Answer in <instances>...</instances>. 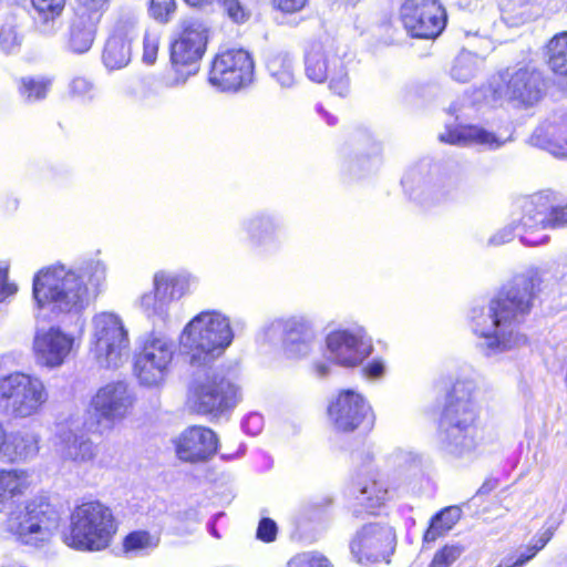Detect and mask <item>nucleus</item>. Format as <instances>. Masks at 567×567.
<instances>
[{
	"label": "nucleus",
	"mask_w": 567,
	"mask_h": 567,
	"mask_svg": "<svg viewBox=\"0 0 567 567\" xmlns=\"http://www.w3.org/2000/svg\"><path fill=\"white\" fill-rule=\"evenodd\" d=\"M477 71V56L468 51L461 52L454 60L451 76L457 82H468Z\"/></svg>",
	"instance_id": "41"
},
{
	"label": "nucleus",
	"mask_w": 567,
	"mask_h": 567,
	"mask_svg": "<svg viewBox=\"0 0 567 567\" xmlns=\"http://www.w3.org/2000/svg\"><path fill=\"white\" fill-rule=\"evenodd\" d=\"M333 6H337L338 8H349L354 7L359 0H330Z\"/></svg>",
	"instance_id": "60"
},
{
	"label": "nucleus",
	"mask_w": 567,
	"mask_h": 567,
	"mask_svg": "<svg viewBox=\"0 0 567 567\" xmlns=\"http://www.w3.org/2000/svg\"><path fill=\"white\" fill-rule=\"evenodd\" d=\"M60 513L44 497L29 501L22 509L10 512L7 530L14 539L25 546L43 547L56 532Z\"/></svg>",
	"instance_id": "9"
},
{
	"label": "nucleus",
	"mask_w": 567,
	"mask_h": 567,
	"mask_svg": "<svg viewBox=\"0 0 567 567\" xmlns=\"http://www.w3.org/2000/svg\"><path fill=\"white\" fill-rule=\"evenodd\" d=\"M261 416L257 413H254L245 419V421L243 422V427L251 435H256L261 430Z\"/></svg>",
	"instance_id": "56"
},
{
	"label": "nucleus",
	"mask_w": 567,
	"mask_h": 567,
	"mask_svg": "<svg viewBox=\"0 0 567 567\" xmlns=\"http://www.w3.org/2000/svg\"><path fill=\"white\" fill-rule=\"evenodd\" d=\"M278 533V526L275 520L268 517H262L256 530L257 539L264 543H271L276 539Z\"/></svg>",
	"instance_id": "50"
},
{
	"label": "nucleus",
	"mask_w": 567,
	"mask_h": 567,
	"mask_svg": "<svg viewBox=\"0 0 567 567\" xmlns=\"http://www.w3.org/2000/svg\"><path fill=\"white\" fill-rule=\"evenodd\" d=\"M48 398L43 382L37 377L16 372L0 379V405L16 417L35 414Z\"/></svg>",
	"instance_id": "12"
},
{
	"label": "nucleus",
	"mask_w": 567,
	"mask_h": 567,
	"mask_svg": "<svg viewBox=\"0 0 567 567\" xmlns=\"http://www.w3.org/2000/svg\"><path fill=\"white\" fill-rule=\"evenodd\" d=\"M115 533L112 511L99 501H90L74 507L63 540L78 550L97 551L110 545Z\"/></svg>",
	"instance_id": "6"
},
{
	"label": "nucleus",
	"mask_w": 567,
	"mask_h": 567,
	"mask_svg": "<svg viewBox=\"0 0 567 567\" xmlns=\"http://www.w3.org/2000/svg\"><path fill=\"white\" fill-rule=\"evenodd\" d=\"M401 185L405 196L422 208H429L452 198L458 189V182L451 177L434 178L433 167L427 162L409 167Z\"/></svg>",
	"instance_id": "15"
},
{
	"label": "nucleus",
	"mask_w": 567,
	"mask_h": 567,
	"mask_svg": "<svg viewBox=\"0 0 567 567\" xmlns=\"http://www.w3.org/2000/svg\"><path fill=\"white\" fill-rule=\"evenodd\" d=\"M230 319L215 309L194 316L178 337L181 353L193 368H207L224 354L234 340Z\"/></svg>",
	"instance_id": "5"
},
{
	"label": "nucleus",
	"mask_w": 567,
	"mask_h": 567,
	"mask_svg": "<svg viewBox=\"0 0 567 567\" xmlns=\"http://www.w3.org/2000/svg\"><path fill=\"white\" fill-rule=\"evenodd\" d=\"M534 289L532 277L517 276L486 308L474 307L471 310L472 330L485 357H496L527 343L518 327L530 311Z\"/></svg>",
	"instance_id": "2"
},
{
	"label": "nucleus",
	"mask_w": 567,
	"mask_h": 567,
	"mask_svg": "<svg viewBox=\"0 0 567 567\" xmlns=\"http://www.w3.org/2000/svg\"><path fill=\"white\" fill-rule=\"evenodd\" d=\"M209 38L208 27L199 20H187L178 37L171 43V72L142 79L141 99L151 107L161 109L169 104L166 91L183 86L199 71Z\"/></svg>",
	"instance_id": "4"
},
{
	"label": "nucleus",
	"mask_w": 567,
	"mask_h": 567,
	"mask_svg": "<svg viewBox=\"0 0 567 567\" xmlns=\"http://www.w3.org/2000/svg\"><path fill=\"white\" fill-rule=\"evenodd\" d=\"M81 4L86 10H93L100 12V9L107 2V0H80Z\"/></svg>",
	"instance_id": "59"
},
{
	"label": "nucleus",
	"mask_w": 567,
	"mask_h": 567,
	"mask_svg": "<svg viewBox=\"0 0 567 567\" xmlns=\"http://www.w3.org/2000/svg\"><path fill=\"white\" fill-rule=\"evenodd\" d=\"M491 489V487H487V484H484L480 489L478 493H487Z\"/></svg>",
	"instance_id": "63"
},
{
	"label": "nucleus",
	"mask_w": 567,
	"mask_h": 567,
	"mask_svg": "<svg viewBox=\"0 0 567 567\" xmlns=\"http://www.w3.org/2000/svg\"><path fill=\"white\" fill-rule=\"evenodd\" d=\"M313 370L319 378H324L330 374L331 364L326 361H317L313 363Z\"/></svg>",
	"instance_id": "57"
},
{
	"label": "nucleus",
	"mask_w": 567,
	"mask_h": 567,
	"mask_svg": "<svg viewBox=\"0 0 567 567\" xmlns=\"http://www.w3.org/2000/svg\"><path fill=\"white\" fill-rule=\"evenodd\" d=\"M74 347V337L59 327L38 330L33 341L40 364L56 368L64 363Z\"/></svg>",
	"instance_id": "24"
},
{
	"label": "nucleus",
	"mask_w": 567,
	"mask_h": 567,
	"mask_svg": "<svg viewBox=\"0 0 567 567\" xmlns=\"http://www.w3.org/2000/svg\"><path fill=\"white\" fill-rule=\"evenodd\" d=\"M247 244L260 254L278 252L286 243L281 216L269 209L257 210L243 218L239 224Z\"/></svg>",
	"instance_id": "19"
},
{
	"label": "nucleus",
	"mask_w": 567,
	"mask_h": 567,
	"mask_svg": "<svg viewBox=\"0 0 567 567\" xmlns=\"http://www.w3.org/2000/svg\"><path fill=\"white\" fill-rule=\"evenodd\" d=\"M328 417L340 432H352L363 424L371 426L374 413L368 400L359 392L341 390L328 405Z\"/></svg>",
	"instance_id": "23"
},
{
	"label": "nucleus",
	"mask_w": 567,
	"mask_h": 567,
	"mask_svg": "<svg viewBox=\"0 0 567 567\" xmlns=\"http://www.w3.org/2000/svg\"><path fill=\"white\" fill-rule=\"evenodd\" d=\"M127 331L113 312L96 313L91 320L90 351L100 367H120L127 358Z\"/></svg>",
	"instance_id": "11"
},
{
	"label": "nucleus",
	"mask_w": 567,
	"mask_h": 567,
	"mask_svg": "<svg viewBox=\"0 0 567 567\" xmlns=\"http://www.w3.org/2000/svg\"><path fill=\"white\" fill-rule=\"evenodd\" d=\"M279 333L285 353L295 359L310 354L317 339L312 318L303 313L278 318L264 324L258 338L262 342H272Z\"/></svg>",
	"instance_id": "14"
},
{
	"label": "nucleus",
	"mask_w": 567,
	"mask_h": 567,
	"mask_svg": "<svg viewBox=\"0 0 567 567\" xmlns=\"http://www.w3.org/2000/svg\"><path fill=\"white\" fill-rule=\"evenodd\" d=\"M136 37L133 23H118L109 37L102 60L109 70H118L128 64L132 56V42Z\"/></svg>",
	"instance_id": "30"
},
{
	"label": "nucleus",
	"mask_w": 567,
	"mask_h": 567,
	"mask_svg": "<svg viewBox=\"0 0 567 567\" xmlns=\"http://www.w3.org/2000/svg\"><path fill=\"white\" fill-rule=\"evenodd\" d=\"M254 79V61L243 49H228L213 60L209 83L223 92H236L248 86Z\"/></svg>",
	"instance_id": "18"
},
{
	"label": "nucleus",
	"mask_w": 567,
	"mask_h": 567,
	"mask_svg": "<svg viewBox=\"0 0 567 567\" xmlns=\"http://www.w3.org/2000/svg\"><path fill=\"white\" fill-rule=\"evenodd\" d=\"M381 164V145L370 134H365L359 154L344 163V169L354 177L375 172Z\"/></svg>",
	"instance_id": "34"
},
{
	"label": "nucleus",
	"mask_w": 567,
	"mask_h": 567,
	"mask_svg": "<svg viewBox=\"0 0 567 567\" xmlns=\"http://www.w3.org/2000/svg\"><path fill=\"white\" fill-rule=\"evenodd\" d=\"M347 50L334 38L323 37L311 42L305 54V72L315 83L329 82L330 90L339 96L350 91Z\"/></svg>",
	"instance_id": "8"
},
{
	"label": "nucleus",
	"mask_w": 567,
	"mask_h": 567,
	"mask_svg": "<svg viewBox=\"0 0 567 567\" xmlns=\"http://www.w3.org/2000/svg\"><path fill=\"white\" fill-rule=\"evenodd\" d=\"M184 1L188 6L196 7V8L208 6V4H212L213 2H215V0H184Z\"/></svg>",
	"instance_id": "61"
},
{
	"label": "nucleus",
	"mask_w": 567,
	"mask_h": 567,
	"mask_svg": "<svg viewBox=\"0 0 567 567\" xmlns=\"http://www.w3.org/2000/svg\"><path fill=\"white\" fill-rule=\"evenodd\" d=\"M30 487V474L23 468H0V512L12 506Z\"/></svg>",
	"instance_id": "33"
},
{
	"label": "nucleus",
	"mask_w": 567,
	"mask_h": 567,
	"mask_svg": "<svg viewBox=\"0 0 567 567\" xmlns=\"http://www.w3.org/2000/svg\"><path fill=\"white\" fill-rule=\"evenodd\" d=\"M429 567H445V566H444V565H442L437 559H435V558L433 557V559H432V561H431V564H430V566H429Z\"/></svg>",
	"instance_id": "62"
},
{
	"label": "nucleus",
	"mask_w": 567,
	"mask_h": 567,
	"mask_svg": "<svg viewBox=\"0 0 567 567\" xmlns=\"http://www.w3.org/2000/svg\"><path fill=\"white\" fill-rule=\"evenodd\" d=\"M161 35L157 31L148 30L144 34L143 39V54L142 61L152 65L155 63L157 59L158 48H159Z\"/></svg>",
	"instance_id": "45"
},
{
	"label": "nucleus",
	"mask_w": 567,
	"mask_h": 567,
	"mask_svg": "<svg viewBox=\"0 0 567 567\" xmlns=\"http://www.w3.org/2000/svg\"><path fill=\"white\" fill-rule=\"evenodd\" d=\"M106 277L107 266L97 257L76 268L61 262L41 268L32 280L35 316L80 313L105 287Z\"/></svg>",
	"instance_id": "1"
},
{
	"label": "nucleus",
	"mask_w": 567,
	"mask_h": 567,
	"mask_svg": "<svg viewBox=\"0 0 567 567\" xmlns=\"http://www.w3.org/2000/svg\"><path fill=\"white\" fill-rule=\"evenodd\" d=\"M529 143L554 157L567 158V111L542 122L529 136Z\"/></svg>",
	"instance_id": "27"
},
{
	"label": "nucleus",
	"mask_w": 567,
	"mask_h": 567,
	"mask_svg": "<svg viewBox=\"0 0 567 567\" xmlns=\"http://www.w3.org/2000/svg\"><path fill=\"white\" fill-rule=\"evenodd\" d=\"M270 76L282 87H291L295 84L293 61L288 54H276L267 62Z\"/></svg>",
	"instance_id": "38"
},
{
	"label": "nucleus",
	"mask_w": 567,
	"mask_h": 567,
	"mask_svg": "<svg viewBox=\"0 0 567 567\" xmlns=\"http://www.w3.org/2000/svg\"><path fill=\"white\" fill-rule=\"evenodd\" d=\"M395 548L394 530L386 525L371 523L363 525L350 542V551L355 561L364 567L389 563Z\"/></svg>",
	"instance_id": "20"
},
{
	"label": "nucleus",
	"mask_w": 567,
	"mask_h": 567,
	"mask_svg": "<svg viewBox=\"0 0 567 567\" xmlns=\"http://www.w3.org/2000/svg\"><path fill=\"white\" fill-rule=\"evenodd\" d=\"M512 218L520 243L539 246L549 240L543 230L567 226V205L556 206L548 194H535L518 202Z\"/></svg>",
	"instance_id": "7"
},
{
	"label": "nucleus",
	"mask_w": 567,
	"mask_h": 567,
	"mask_svg": "<svg viewBox=\"0 0 567 567\" xmlns=\"http://www.w3.org/2000/svg\"><path fill=\"white\" fill-rule=\"evenodd\" d=\"M22 33L14 18L8 19L0 27V49L6 53H12L20 49Z\"/></svg>",
	"instance_id": "43"
},
{
	"label": "nucleus",
	"mask_w": 567,
	"mask_h": 567,
	"mask_svg": "<svg viewBox=\"0 0 567 567\" xmlns=\"http://www.w3.org/2000/svg\"><path fill=\"white\" fill-rule=\"evenodd\" d=\"M69 87H70V92L78 97L91 100L94 96V92H95L94 84L87 78H84V76L74 78L71 81Z\"/></svg>",
	"instance_id": "49"
},
{
	"label": "nucleus",
	"mask_w": 567,
	"mask_h": 567,
	"mask_svg": "<svg viewBox=\"0 0 567 567\" xmlns=\"http://www.w3.org/2000/svg\"><path fill=\"white\" fill-rule=\"evenodd\" d=\"M388 464L398 470H411L420 466V456L404 449H395L386 457Z\"/></svg>",
	"instance_id": "44"
},
{
	"label": "nucleus",
	"mask_w": 567,
	"mask_h": 567,
	"mask_svg": "<svg viewBox=\"0 0 567 567\" xmlns=\"http://www.w3.org/2000/svg\"><path fill=\"white\" fill-rule=\"evenodd\" d=\"M176 10L175 0H151L150 14L161 23H167Z\"/></svg>",
	"instance_id": "46"
},
{
	"label": "nucleus",
	"mask_w": 567,
	"mask_h": 567,
	"mask_svg": "<svg viewBox=\"0 0 567 567\" xmlns=\"http://www.w3.org/2000/svg\"><path fill=\"white\" fill-rule=\"evenodd\" d=\"M476 389L474 380L460 379L447 395L439 423L437 446L450 461L467 463L478 454L482 436Z\"/></svg>",
	"instance_id": "3"
},
{
	"label": "nucleus",
	"mask_w": 567,
	"mask_h": 567,
	"mask_svg": "<svg viewBox=\"0 0 567 567\" xmlns=\"http://www.w3.org/2000/svg\"><path fill=\"white\" fill-rule=\"evenodd\" d=\"M331 362L343 368L361 365L373 352V341L361 326L331 331L326 338Z\"/></svg>",
	"instance_id": "21"
},
{
	"label": "nucleus",
	"mask_w": 567,
	"mask_h": 567,
	"mask_svg": "<svg viewBox=\"0 0 567 567\" xmlns=\"http://www.w3.org/2000/svg\"><path fill=\"white\" fill-rule=\"evenodd\" d=\"M56 453L65 461L76 466L91 464L96 455L97 449L94 442L81 430L61 427L56 434Z\"/></svg>",
	"instance_id": "28"
},
{
	"label": "nucleus",
	"mask_w": 567,
	"mask_h": 567,
	"mask_svg": "<svg viewBox=\"0 0 567 567\" xmlns=\"http://www.w3.org/2000/svg\"><path fill=\"white\" fill-rule=\"evenodd\" d=\"M462 553L463 548L461 546H445L434 555V558L445 567H450L462 555Z\"/></svg>",
	"instance_id": "54"
},
{
	"label": "nucleus",
	"mask_w": 567,
	"mask_h": 567,
	"mask_svg": "<svg viewBox=\"0 0 567 567\" xmlns=\"http://www.w3.org/2000/svg\"><path fill=\"white\" fill-rule=\"evenodd\" d=\"M316 110H317L318 114L326 121V123L329 126H333L337 124V122H338L337 116H334L333 114H331L327 110H324L322 105H320V104L317 105Z\"/></svg>",
	"instance_id": "58"
},
{
	"label": "nucleus",
	"mask_w": 567,
	"mask_h": 567,
	"mask_svg": "<svg viewBox=\"0 0 567 567\" xmlns=\"http://www.w3.org/2000/svg\"><path fill=\"white\" fill-rule=\"evenodd\" d=\"M551 538L550 532H545L532 547H528V550L530 551L528 556L517 558L516 560H513V558H506L503 559L497 567H522L524 566L528 560H530L542 548L545 547V545L549 542Z\"/></svg>",
	"instance_id": "47"
},
{
	"label": "nucleus",
	"mask_w": 567,
	"mask_h": 567,
	"mask_svg": "<svg viewBox=\"0 0 567 567\" xmlns=\"http://www.w3.org/2000/svg\"><path fill=\"white\" fill-rule=\"evenodd\" d=\"M515 237H517V228L514 225V219L512 218L511 223L507 226L499 229L489 237L488 245L499 246L509 243Z\"/></svg>",
	"instance_id": "53"
},
{
	"label": "nucleus",
	"mask_w": 567,
	"mask_h": 567,
	"mask_svg": "<svg viewBox=\"0 0 567 567\" xmlns=\"http://www.w3.org/2000/svg\"><path fill=\"white\" fill-rule=\"evenodd\" d=\"M362 375L369 380H379L386 372V362L382 358H373L362 367Z\"/></svg>",
	"instance_id": "51"
},
{
	"label": "nucleus",
	"mask_w": 567,
	"mask_h": 567,
	"mask_svg": "<svg viewBox=\"0 0 567 567\" xmlns=\"http://www.w3.org/2000/svg\"><path fill=\"white\" fill-rule=\"evenodd\" d=\"M400 17L413 38L435 39L446 24V13L439 0H404Z\"/></svg>",
	"instance_id": "22"
},
{
	"label": "nucleus",
	"mask_w": 567,
	"mask_h": 567,
	"mask_svg": "<svg viewBox=\"0 0 567 567\" xmlns=\"http://www.w3.org/2000/svg\"><path fill=\"white\" fill-rule=\"evenodd\" d=\"M176 455L184 462H203L212 457L218 445L214 431L205 426H190L174 441Z\"/></svg>",
	"instance_id": "25"
},
{
	"label": "nucleus",
	"mask_w": 567,
	"mask_h": 567,
	"mask_svg": "<svg viewBox=\"0 0 567 567\" xmlns=\"http://www.w3.org/2000/svg\"><path fill=\"white\" fill-rule=\"evenodd\" d=\"M378 476V474H369L360 477L352 487L351 512L353 516L373 515L390 499V489L386 483Z\"/></svg>",
	"instance_id": "26"
},
{
	"label": "nucleus",
	"mask_w": 567,
	"mask_h": 567,
	"mask_svg": "<svg viewBox=\"0 0 567 567\" xmlns=\"http://www.w3.org/2000/svg\"><path fill=\"white\" fill-rule=\"evenodd\" d=\"M288 567H331V565L322 555L301 553L288 561Z\"/></svg>",
	"instance_id": "48"
},
{
	"label": "nucleus",
	"mask_w": 567,
	"mask_h": 567,
	"mask_svg": "<svg viewBox=\"0 0 567 567\" xmlns=\"http://www.w3.org/2000/svg\"><path fill=\"white\" fill-rule=\"evenodd\" d=\"M9 265L0 262V302L17 293L18 286L8 280Z\"/></svg>",
	"instance_id": "52"
},
{
	"label": "nucleus",
	"mask_w": 567,
	"mask_h": 567,
	"mask_svg": "<svg viewBox=\"0 0 567 567\" xmlns=\"http://www.w3.org/2000/svg\"><path fill=\"white\" fill-rule=\"evenodd\" d=\"M240 400L239 386L219 374L204 373L195 378L188 386L187 404L198 414H226L234 410Z\"/></svg>",
	"instance_id": "10"
},
{
	"label": "nucleus",
	"mask_w": 567,
	"mask_h": 567,
	"mask_svg": "<svg viewBox=\"0 0 567 567\" xmlns=\"http://www.w3.org/2000/svg\"><path fill=\"white\" fill-rule=\"evenodd\" d=\"M34 9L42 21V32L51 33L54 27V20L64 8L65 0H31Z\"/></svg>",
	"instance_id": "40"
},
{
	"label": "nucleus",
	"mask_w": 567,
	"mask_h": 567,
	"mask_svg": "<svg viewBox=\"0 0 567 567\" xmlns=\"http://www.w3.org/2000/svg\"><path fill=\"white\" fill-rule=\"evenodd\" d=\"M212 534H213L215 537L219 538V535H218V534H217V532L215 530L214 526L212 527Z\"/></svg>",
	"instance_id": "64"
},
{
	"label": "nucleus",
	"mask_w": 567,
	"mask_h": 567,
	"mask_svg": "<svg viewBox=\"0 0 567 567\" xmlns=\"http://www.w3.org/2000/svg\"><path fill=\"white\" fill-rule=\"evenodd\" d=\"M439 138L441 142L452 145L481 146L485 150H497L507 141L481 126L461 124L446 125Z\"/></svg>",
	"instance_id": "29"
},
{
	"label": "nucleus",
	"mask_w": 567,
	"mask_h": 567,
	"mask_svg": "<svg viewBox=\"0 0 567 567\" xmlns=\"http://www.w3.org/2000/svg\"><path fill=\"white\" fill-rule=\"evenodd\" d=\"M175 353L174 341L162 332L144 337L135 355L134 371L141 384L157 386L164 382Z\"/></svg>",
	"instance_id": "16"
},
{
	"label": "nucleus",
	"mask_w": 567,
	"mask_h": 567,
	"mask_svg": "<svg viewBox=\"0 0 567 567\" xmlns=\"http://www.w3.org/2000/svg\"><path fill=\"white\" fill-rule=\"evenodd\" d=\"M462 509L458 506H449L432 517L431 524L424 533V542L431 543L451 530L460 520Z\"/></svg>",
	"instance_id": "36"
},
{
	"label": "nucleus",
	"mask_w": 567,
	"mask_h": 567,
	"mask_svg": "<svg viewBox=\"0 0 567 567\" xmlns=\"http://www.w3.org/2000/svg\"><path fill=\"white\" fill-rule=\"evenodd\" d=\"M100 20V12L84 8L70 27L68 49L75 54L86 53L95 40Z\"/></svg>",
	"instance_id": "32"
},
{
	"label": "nucleus",
	"mask_w": 567,
	"mask_h": 567,
	"mask_svg": "<svg viewBox=\"0 0 567 567\" xmlns=\"http://www.w3.org/2000/svg\"><path fill=\"white\" fill-rule=\"evenodd\" d=\"M499 82L492 84L495 99H506L528 109L545 96L547 85L543 73L534 66L507 68L498 73Z\"/></svg>",
	"instance_id": "13"
},
{
	"label": "nucleus",
	"mask_w": 567,
	"mask_h": 567,
	"mask_svg": "<svg viewBox=\"0 0 567 567\" xmlns=\"http://www.w3.org/2000/svg\"><path fill=\"white\" fill-rule=\"evenodd\" d=\"M274 4L282 12L293 13L305 8L308 0H272Z\"/></svg>",
	"instance_id": "55"
},
{
	"label": "nucleus",
	"mask_w": 567,
	"mask_h": 567,
	"mask_svg": "<svg viewBox=\"0 0 567 567\" xmlns=\"http://www.w3.org/2000/svg\"><path fill=\"white\" fill-rule=\"evenodd\" d=\"M197 277L188 270H158L154 274L152 285L172 305L192 293L197 286Z\"/></svg>",
	"instance_id": "31"
},
{
	"label": "nucleus",
	"mask_w": 567,
	"mask_h": 567,
	"mask_svg": "<svg viewBox=\"0 0 567 567\" xmlns=\"http://www.w3.org/2000/svg\"><path fill=\"white\" fill-rule=\"evenodd\" d=\"M159 538L145 530L130 533L124 539L126 553L143 554L158 546Z\"/></svg>",
	"instance_id": "42"
},
{
	"label": "nucleus",
	"mask_w": 567,
	"mask_h": 567,
	"mask_svg": "<svg viewBox=\"0 0 567 567\" xmlns=\"http://www.w3.org/2000/svg\"><path fill=\"white\" fill-rule=\"evenodd\" d=\"M137 307L154 323H164L169 318L171 303L154 288L140 297Z\"/></svg>",
	"instance_id": "35"
},
{
	"label": "nucleus",
	"mask_w": 567,
	"mask_h": 567,
	"mask_svg": "<svg viewBox=\"0 0 567 567\" xmlns=\"http://www.w3.org/2000/svg\"><path fill=\"white\" fill-rule=\"evenodd\" d=\"M134 395L124 381H112L101 386L92 396L90 409L95 422V432H111L130 413Z\"/></svg>",
	"instance_id": "17"
},
{
	"label": "nucleus",
	"mask_w": 567,
	"mask_h": 567,
	"mask_svg": "<svg viewBox=\"0 0 567 567\" xmlns=\"http://www.w3.org/2000/svg\"><path fill=\"white\" fill-rule=\"evenodd\" d=\"M52 81L45 76H25L20 80L19 93L24 102L34 103L47 97Z\"/></svg>",
	"instance_id": "39"
},
{
	"label": "nucleus",
	"mask_w": 567,
	"mask_h": 567,
	"mask_svg": "<svg viewBox=\"0 0 567 567\" xmlns=\"http://www.w3.org/2000/svg\"><path fill=\"white\" fill-rule=\"evenodd\" d=\"M545 55L554 73L567 75V31L555 34L548 41Z\"/></svg>",
	"instance_id": "37"
}]
</instances>
